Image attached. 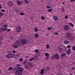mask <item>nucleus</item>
<instances>
[{
    "mask_svg": "<svg viewBox=\"0 0 75 75\" xmlns=\"http://www.w3.org/2000/svg\"><path fill=\"white\" fill-rule=\"evenodd\" d=\"M16 66H17L15 67V70L18 71H19L22 72V71H23V68L21 67H19L21 66V64H16Z\"/></svg>",
    "mask_w": 75,
    "mask_h": 75,
    "instance_id": "obj_1",
    "label": "nucleus"
},
{
    "mask_svg": "<svg viewBox=\"0 0 75 75\" xmlns=\"http://www.w3.org/2000/svg\"><path fill=\"white\" fill-rule=\"evenodd\" d=\"M8 27V25H3L2 27V29L1 28H0V31H6V30L7 29V28H6V27Z\"/></svg>",
    "mask_w": 75,
    "mask_h": 75,
    "instance_id": "obj_2",
    "label": "nucleus"
},
{
    "mask_svg": "<svg viewBox=\"0 0 75 75\" xmlns=\"http://www.w3.org/2000/svg\"><path fill=\"white\" fill-rule=\"evenodd\" d=\"M21 42L22 45L25 44L27 42V40L25 39H23L21 40Z\"/></svg>",
    "mask_w": 75,
    "mask_h": 75,
    "instance_id": "obj_3",
    "label": "nucleus"
},
{
    "mask_svg": "<svg viewBox=\"0 0 75 75\" xmlns=\"http://www.w3.org/2000/svg\"><path fill=\"white\" fill-rule=\"evenodd\" d=\"M6 57L7 58H12L14 57V54H9L6 55Z\"/></svg>",
    "mask_w": 75,
    "mask_h": 75,
    "instance_id": "obj_4",
    "label": "nucleus"
},
{
    "mask_svg": "<svg viewBox=\"0 0 75 75\" xmlns=\"http://www.w3.org/2000/svg\"><path fill=\"white\" fill-rule=\"evenodd\" d=\"M69 28L68 25H65L63 26V29L64 30H68Z\"/></svg>",
    "mask_w": 75,
    "mask_h": 75,
    "instance_id": "obj_5",
    "label": "nucleus"
},
{
    "mask_svg": "<svg viewBox=\"0 0 75 75\" xmlns=\"http://www.w3.org/2000/svg\"><path fill=\"white\" fill-rule=\"evenodd\" d=\"M21 31V27L19 26H17L16 29V32H20Z\"/></svg>",
    "mask_w": 75,
    "mask_h": 75,
    "instance_id": "obj_6",
    "label": "nucleus"
},
{
    "mask_svg": "<svg viewBox=\"0 0 75 75\" xmlns=\"http://www.w3.org/2000/svg\"><path fill=\"white\" fill-rule=\"evenodd\" d=\"M22 73H23V72H21L19 71H18V70H17L16 72L15 73V75H21V74H22Z\"/></svg>",
    "mask_w": 75,
    "mask_h": 75,
    "instance_id": "obj_7",
    "label": "nucleus"
},
{
    "mask_svg": "<svg viewBox=\"0 0 75 75\" xmlns=\"http://www.w3.org/2000/svg\"><path fill=\"white\" fill-rule=\"evenodd\" d=\"M45 56H46V59H49V56L50 55V54H49L48 53H45Z\"/></svg>",
    "mask_w": 75,
    "mask_h": 75,
    "instance_id": "obj_8",
    "label": "nucleus"
},
{
    "mask_svg": "<svg viewBox=\"0 0 75 75\" xmlns=\"http://www.w3.org/2000/svg\"><path fill=\"white\" fill-rule=\"evenodd\" d=\"M13 4V3L12 1H10L8 2V5L9 7L12 6Z\"/></svg>",
    "mask_w": 75,
    "mask_h": 75,
    "instance_id": "obj_9",
    "label": "nucleus"
},
{
    "mask_svg": "<svg viewBox=\"0 0 75 75\" xmlns=\"http://www.w3.org/2000/svg\"><path fill=\"white\" fill-rule=\"evenodd\" d=\"M71 50L70 49H68L67 50V55H69V54H70L71 53Z\"/></svg>",
    "mask_w": 75,
    "mask_h": 75,
    "instance_id": "obj_10",
    "label": "nucleus"
},
{
    "mask_svg": "<svg viewBox=\"0 0 75 75\" xmlns=\"http://www.w3.org/2000/svg\"><path fill=\"white\" fill-rule=\"evenodd\" d=\"M54 58L57 59H58L59 58V56L58 54H55L54 55Z\"/></svg>",
    "mask_w": 75,
    "mask_h": 75,
    "instance_id": "obj_11",
    "label": "nucleus"
},
{
    "mask_svg": "<svg viewBox=\"0 0 75 75\" xmlns=\"http://www.w3.org/2000/svg\"><path fill=\"white\" fill-rule=\"evenodd\" d=\"M70 36H71V34L69 33H67L65 35V37L66 38H69L70 37Z\"/></svg>",
    "mask_w": 75,
    "mask_h": 75,
    "instance_id": "obj_12",
    "label": "nucleus"
},
{
    "mask_svg": "<svg viewBox=\"0 0 75 75\" xmlns=\"http://www.w3.org/2000/svg\"><path fill=\"white\" fill-rule=\"evenodd\" d=\"M53 19L54 21H58V18L57 16H53Z\"/></svg>",
    "mask_w": 75,
    "mask_h": 75,
    "instance_id": "obj_13",
    "label": "nucleus"
},
{
    "mask_svg": "<svg viewBox=\"0 0 75 75\" xmlns=\"http://www.w3.org/2000/svg\"><path fill=\"white\" fill-rule=\"evenodd\" d=\"M17 3L19 6H20V5H21V4H23V2L22 1H17Z\"/></svg>",
    "mask_w": 75,
    "mask_h": 75,
    "instance_id": "obj_14",
    "label": "nucleus"
},
{
    "mask_svg": "<svg viewBox=\"0 0 75 75\" xmlns=\"http://www.w3.org/2000/svg\"><path fill=\"white\" fill-rule=\"evenodd\" d=\"M44 71H45L44 69H42L41 70V72H40V74H41V75H43V74H44Z\"/></svg>",
    "mask_w": 75,
    "mask_h": 75,
    "instance_id": "obj_15",
    "label": "nucleus"
},
{
    "mask_svg": "<svg viewBox=\"0 0 75 75\" xmlns=\"http://www.w3.org/2000/svg\"><path fill=\"white\" fill-rule=\"evenodd\" d=\"M63 43L64 44H68L69 42L67 40H65L64 41Z\"/></svg>",
    "mask_w": 75,
    "mask_h": 75,
    "instance_id": "obj_16",
    "label": "nucleus"
},
{
    "mask_svg": "<svg viewBox=\"0 0 75 75\" xmlns=\"http://www.w3.org/2000/svg\"><path fill=\"white\" fill-rule=\"evenodd\" d=\"M13 46L14 48H17L18 46H17V45L16 44H13Z\"/></svg>",
    "mask_w": 75,
    "mask_h": 75,
    "instance_id": "obj_17",
    "label": "nucleus"
},
{
    "mask_svg": "<svg viewBox=\"0 0 75 75\" xmlns=\"http://www.w3.org/2000/svg\"><path fill=\"white\" fill-rule=\"evenodd\" d=\"M34 31L35 32H37V31H38V28H37L36 27L35 28Z\"/></svg>",
    "mask_w": 75,
    "mask_h": 75,
    "instance_id": "obj_18",
    "label": "nucleus"
},
{
    "mask_svg": "<svg viewBox=\"0 0 75 75\" xmlns=\"http://www.w3.org/2000/svg\"><path fill=\"white\" fill-rule=\"evenodd\" d=\"M69 24L70 25V26H71V27H74V24H72V23H69Z\"/></svg>",
    "mask_w": 75,
    "mask_h": 75,
    "instance_id": "obj_19",
    "label": "nucleus"
},
{
    "mask_svg": "<svg viewBox=\"0 0 75 75\" xmlns=\"http://www.w3.org/2000/svg\"><path fill=\"white\" fill-rule=\"evenodd\" d=\"M52 28L51 27H50L47 28V30H52Z\"/></svg>",
    "mask_w": 75,
    "mask_h": 75,
    "instance_id": "obj_20",
    "label": "nucleus"
},
{
    "mask_svg": "<svg viewBox=\"0 0 75 75\" xmlns=\"http://www.w3.org/2000/svg\"><path fill=\"white\" fill-rule=\"evenodd\" d=\"M66 55V54H65V53L62 54H61V56L62 57H64Z\"/></svg>",
    "mask_w": 75,
    "mask_h": 75,
    "instance_id": "obj_21",
    "label": "nucleus"
},
{
    "mask_svg": "<svg viewBox=\"0 0 75 75\" xmlns=\"http://www.w3.org/2000/svg\"><path fill=\"white\" fill-rule=\"evenodd\" d=\"M54 58H55V55H53L52 56L50 57V58L51 59H53Z\"/></svg>",
    "mask_w": 75,
    "mask_h": 75,
    "instance_id": "obj_22",
    "label": "nucleus"
},
{
    "mask_svg": "<svg viewBox=\"0 0 75 75\" xmlns=\"http://www.w3.org/2000/svg\"><path fill=\"white\" fill-rule=\"evenodd\" d=\"M38 35L37 34H36L35 35V38H38Z\"/></svg>",
    "mask_w": 75,
    "mask_h": 75,
    "instance_id": "obj_23",
    "label": "nucleus"
},
{
    "mask_svg": "<svg viewBox=\"0 0 75 75\" xmlns=\"http://www.w3.org/2000/svg\"><path fill=\"white\" fill-rule=\"evenodd\" d=\"M49 48H50V46H49L48 44H47L46 45V48L47 49H49Z\"/></svg>",
    "mask_w": 75,
    "mask_h": 75,
    "instance_id": "obj_24",
    "label": "nucleus"
},
{
    "mask_svg": "<svg viewBox=\"0 0 75 75\" xmlns=\"http://www.w3.org/2000/svg\"><path fill=\"white\" fill-rule=\"evenodd\" d=\"M62 47H60V48H59V51H60V52L61 51H62Z\"/></svg>",
    "mask_w": 75,
    "mask_h": 75,
    "instance_id": "obj_25",
    "label": "nucleus"
},
{
    "mask_svg": "<svg viewBox=\"0 0 75 75\" xmlns=\"http://www.w3.org/2000/svg\"><path fill=\"white\" fill-rule=\"evenodd\" d=\"M72 50H74V51H75V46H73L72 48Z\"/></svg>",
    "mask_w": 75,
    "mask_h": 75,
    "instance_id": "obj_26",
    "label": "nucleus"
},
{
    "mask_svg": "<svg viewBox=\"0 0 75 75\" xmlns=\"http://www.w3.org/2000/svg\"><path fill=\"white\" fill-rule=\"evenodd\" d=\"M46 69L47 71H48L50 70V67H47Z\"/></svg>",
    "mask_w": 75,
    "mask_h": 75,
    "instance_id": "obj_27",
    "label": "nucleus"
},
{
    "mask_svg": "<svg viewBox=\"0 0 75 75\" xmlns=\"http://www.w3.org/2000/svg\"><path fill=\"white\" fill-rule=\"evenodd\" d=\"M33 60H34V58H32L30 59V60H29V61H30V62H31V61H33Z\"/></svg>",
    "mask_w": 75,
    "mask_h": 75,
    "instance_id": "obj_28",
    "label": "nucleus"
},
{
    "mask_svg": "<svg viewBox=\"0 0 75 75\" xmlns=\"http://www.w3.org/2000/svg\"><path fill=\"white\" fill-rule=\"evenodd\" d=\"M12 69H13V67H11L8 69V70L11 71V70H12Z\"/></svg>",
    "mask_w": 75,
    "mask_h": 75,
    "instance_id": "obj_29",
    "label": "nucleus"
},
{
    "mask_svg": "<svg viewBox=\"0 0 75 75\" xmlns=\"http://www.w3.org/2000/svg\"><path fill=\"white\" fill-rule=\"evenodd\" d=\"M35 52H36V53H38V50L37 49H35Z\"/></svg>",
    "mask_w": 75,
    "mask_h": 75,
    "instance_id": "obj_30",
    "label": "nucleus"
},
{
    "mask_svg": "<svg viewBox=\"0 0 75 75\" xmlns=\"http://www.w3.org/2000/svg\"><path fill=\"white\" fill-rule=\"evenodd\" d=\"M20 14L22 16L23 15H24V14H25V13H20Z\"/></svg>",
    "mask_w": 75,
    "mask_h": 75,
    "instance_id": "obj_31",
    "label": "nucleus"
},
{
    "mask_svg": "<svg viewBox=\"0 0 75 75\" xmlns=\"http://www.w3.org/2000/svg\"><path fill=\"white\" fill-rule=\"evenodd\" d=\"M25 2L26 3V4H28L29 3V2H28V1L26 0H25Z\"/></svg>",
    "mask_w": 75,
    "mask_h": 75,
    "instance_id": "obj_32",
    "label": "nucleus"
},
{
    "mask_svg": "<svg viewBox=\"0 0 75 75\" xmlns=\"http://www.w3.org/2000/svg\"><path fill=\"white\" fill-rule=\"evenodd\" d=\"M52 11V9H49L48 10V11H49V12H50V11Z\"/></svg>",
    "mask_w": 75,
    "mask_h": 75,
    "instance_id": "obj_33",
    "label": "nucleus"
},
{
    "mask_svg": "<svg viewBox=\"0 0 75 75\" xmlns=\"http://www.w3.org/2000/svg\"><path fill=\"white\" fill-rule=\"evenodd\" d=\"M67 48H71V46H70V45H68L67 46Z\"/></svg>",
    "mask_w": 75,
    "mask_h": 75,
    "instance_id": "obj_34",
    "label": "nucleus"
},
{
    "mask_svg": "<svg viewBox=\"0 0 75 75\" xmlns=\"http://www.w3.org/2000/svg\"><path fill=\"white\" fill-rule=\"evenodd\" d=\"M54 35H58V33H54Z\"/></svg>",
    "mask_w": 75,
    "mask_h": 75,
    "instance_id": "obj_35",
    "label": "nucleus"
},
{
    "mask_svg": "<svg viewBox=\"0 0 75 75\" xmlns=\"http://www.w3.org/2000/svg\"><path fill=\"white\" fill-rule=\"evenodd\" d=\"M23 58H21L19 59V61H21V62L22 61H23Z\"/></svg>",
    "mask_w": 75,
    "mask_h": 75,
    "instance_id": "obj_36",
    "label": "nucleus"
},
{
    "mask_svg": "<svg viewBox=\"0 0 75 75\" xmlns=\"http://www.w3.org/2000/svg\"><path fill=\"white\" fill-rule=\"evenodd\" d=\"M46 7L47 8H51V7H50V6H46Z\"/></svg>",
    "mask_w": 75,
    "mask_h": 75,
    "instance_id": "obj_37",
    "label": "nucleus"
},
{
    "mask_svg": "<svg viewBox=\"0 0 75 75\" xmlns=\"http://www.w3.org/2000/svg\"><path fill=\"white\" fill-rule=\"evenodd\" d=\"M16 57H20V54H18L16 55Z\"/></svg>",
    "mask_w": 75,
    "mask_h": 75,
    "instance_id": "obj_38",
    "label": "nucleus"
},
{
    "mask_svg": "<svg viewBox=\"0 0 75 75\" xmlns=\"http://www.w3.org/2000/svg\"><path fill=\"white\" fill-rule=\"evenodd\" d=\"M41 18L42 20H44V19H45V18H44V16H42Z\"/></svg>",
    "mask_w": 75,
    "mask_h": 75,
    "instance_id": "obj_39",
    "label": "nucleus"
},
{
    "mask_svg": "<svg viewBox=\"0 0 75 75\" xmlns=\"http://www.w3.org/2000/svg\"><path fill=\"white\" fill-rule=\"evenodd\" d=\"M62 10L64 12V11L65 10V8H62Z\"/></svg>",
    "mask_w": 75,
    "mask_h": 75,
    "instance_id": "obj_40",
    "label": "nucleus"
},
{
    "mask_svg": "<svg viewBox=\"0 0 75 75\" xmlns=\"http://www.w3.org/2000/svg\"><path fill=\"white\" fill-rule=\"evenodd\" d=\"M65 18L66 19H67L68 18V16H65Z\"/></svg>",
    "mask_w": 75,
    "mask_h": 75,
    "instance_id": "obj_41",
    "label": "nucleus"
},
{
    "mask_svg": "<svg viewBox=\"0 0 75 75\" xmlns=\"http://www.w3.org/2000/svg\"><path fill=\"white\" fill-rule=\"evenodd\" d=\"M1 11L2 12H5V10H4L2 9L1 10Z\"/></svg>",
    "mask_w": 75,
    "mask_h": 75,
    "instance_id": "obj_42",
    "label": "nucleus"
},
{
    "mask_svg": "<svg viewBox=\"0 0 75 75\" xmlns=\"http://www.w3.org/2000/svg\"><path fill=\"white\" fill-rule=\"evenodd\" d=\"M11 40H13V38H14V37H12L11 38Z\"/></svg>",
    "mask_w": 75,
    "mask_h": 75,
    "instance_id": "obj_43",
    "label": "nucleus"
},
{
    "mask_svg": "<svg viewBox=\"0 0 75 75\" xmlns=\"http://www.w3.org/2000/svg\"><path fill=\"white\" fill-rule=\"evenodd\" d=\"M13 53H16V50H14L13 51Z\"/></svg>",
    "mask_w": 75,
    "mask_h": 75,
    "instance_id": "obj_44",
    "label": "nucleus"
},
{
    "mask_svg": "<svg viewBox=\"0 0 75 75\" xmlns=\"http://www.w3.org/2000/svg\"><path fill=\"white\" fill-rule=\"evenodd\" d=\"M30 67H33V64H32V63H31L30 64Z\"/></svg>",
    "mask_w": 75,
    "mask_h": 75,
    "instance_id": "obj_45",
    "label": "nucleus"
},
{
    "mask_svg": "<svg viewBox=\"0 0 75 75\" xmlns=\"http://www.w3.org/2000/svg\"><path fill=\"white\" fill-rule=\"evenodd\" d=\"M15 11H16V12H17L18 11V10L15 9Z\"/></svg>",
    "mask_w": 75,
    "mask_h": 75,
    "instance_id": "obj_46",
    "label": "nucleus"
},
{
    "mask_svg": "<svg viewBox=\"0 0 75 75\" xmlns=\"http://www.w3.org/2000/svg\"><path fill=\"white\" fill-rule=\"evenodd\" d=\"M10 31V29H8L7 30V31Z\"/></svg>",
    "mask_w": 75,
    "mask_h": 75,
    "instance_id": "obj_47",
    "label": "nucleus"
},
{
    "mask_svg": "<svg viewBox=\"0 0 75 75\" xmlns=\"http://www.w3.org/2000/svg\"><path fill=\"white\" fill-rule=\"evenodd\" d=\"M0 9H1V8H2V7L1 6H0Z\"/></svg>",
    "mask_w": 75,
    "mask_h": 75,
    "instance_id": "obj_48",
    "label": "nucleus"
},
{
    "mask_svg": "<svg viewBox=\"0 0 75 75\" xmlns=\"http://www.w3.org/2000/svg\"><path fill=\"white\" fill-rule=\"evenodd\" d=\"M15 59H17V57H16V56H15Z\"/></svg>",
    "mask_w": 75,
    "mask_h": 75,
    "instance_id": "obj_49",
    "label": "nucleus"
},
{
    "mask_svg": "<svg viewBox=\"0 0 75 75\" xmlns=\"http://www.w3.org/2000/svg\"><path fill=\"white\" fill-rule=\"evenodd\" d=\"M8 52V53H11V52H10V51H9Z\"/></svg>",
    "mask_w": 75,
    "mask_h": 75,
    "instance_id": "obj_50",
    "label": "nucleus"
},
{
    "mask_svg": "<svg viewBox=\"0 0 75 75\" xmlns=\"http://www.w3.org/2000/svg\"><path fill=\"white\" fill-rule=\"evenodd\" d=\"M62 4H64V2H62Z\"/></svg>",
    "mask_w": 75,
    "mask_h": 75,
    "instance_id": "obj_51",
    "label": "nucleus"
},
{
    "mask_svg": "<svg viewBox=\"0 0 75 75\" xmlns=\"http://www.w3.org/2000/svg\"><path fill=\"white\" fill-rule=\"evenodd\" d=\"M75 0H72V1H75Z\"/></svg>",
    "mask_w": 75,
    "mask_h": 75,
    "instance_id": "obj_52",
    "label": "nucleus"
},
{
    "mask_svg": "<svg viewBox=\"0 0 75 75\" xmlns=\"http://www.w3.org/2000/svg\"><path fill=\"white\" fill-rule=\"evenodd\" d=\"M72 69H73V70L74 69V68L72 67Z\"/></svg>",
    "mask_w": 75,
    "mask_h": 75,
    "instance_id": "obj_53",
    "label": "nucleus"
},
{
    "mask_svg": "<svg viewBox=\"0 0 75 75\" xmlns=\"http://www.w3.org/2000/svg\"><path fill=\"white\" fill-rule=\"evenodd\" d=\"M1 70H0V74H1Z\"/></svg>",
    "mask_w": 75,
    "mask_h": 75,
    "instance_id": "obj_54",
    "label": "nucleus"
},
{
    "mask_svg": "<svg viewBox=\"0 0 75 75\" xmlns=\"http://www.w3.org/2000/svg\"><path fill=\"white\" fill-rule=\"evenodd\" d=\"M70 75H74V74H70Z\"/></svg>",
    "mask_w": 75,
    "mask_h": 75,
    "instance_id": "obj_55",
    "label": "nucleus"
},
{
    "mask_svg": "<svg viewBox=\"0 0 75 75\" xmlns=\"http://www.w3.org/2000/svg\"><path fill=\"white\" fill-rule=\"evenodd\" d=\"M25 0H24V1L25 2Z\"/></svg>",
    "mask_w": 75,
    "mask_h": 75,
    "instance_id": "obj_56",
    "label": "nucleus"
},
{
    "mask_svg": "<svg viewBox=\"0 0 75 75\" xmlns=\"http://www.w3.org/2000/svg\"><path fill=\"white\" fill-rule=\"evenodd\" d=\"M1 14H3V13H1Z\"/></svg>",
    "mask_w": 75,
    "mask_h": 75,
    "instance_id": "obj_57",
    "label": "nucleus"
},
{
    "mask_svg": "<svg viewBox=\"0 0 75 75\" xmlns=\"http://www.w3.org/2000/svg\"><path fill=\"white\" fill-rule=\"evenodd\" d=\"M25 62H24V64H25Z\"/></svg>",
    "mask_w": 75,
    "mask_h": 75,
    "instance_id": "obj_58",
    "label": "nucleus"
},
{
    "mask_svg": "<svg viewBox=\"0 0 75 75\" xmlns=\"http://www.w3.org/2000/svg\"><path fill=\"white\" fill-rule=\"evenodd\" d=\"M48 34V35H49L48 34Z\"/></svg>",
    "mask_w": 75,
    "mask_h": 75,
    "instance_id": "obj_59",
    "label": "nucleus"
},
{
    "mask_svg": "<svg viewBox=\"0 0 75 75\" xmlns=\"http://www.w3.org/2000/svg\"><path fill=\"white\" fill-rule=\"evenodd\" d=\"M27 57H28V56H27Z\"/></svg>",
    "mask_w": 75,
    "mask_h": 75,
    "instance_id": "obj_60",
    "label": "nucleus"
}]
</instances>
